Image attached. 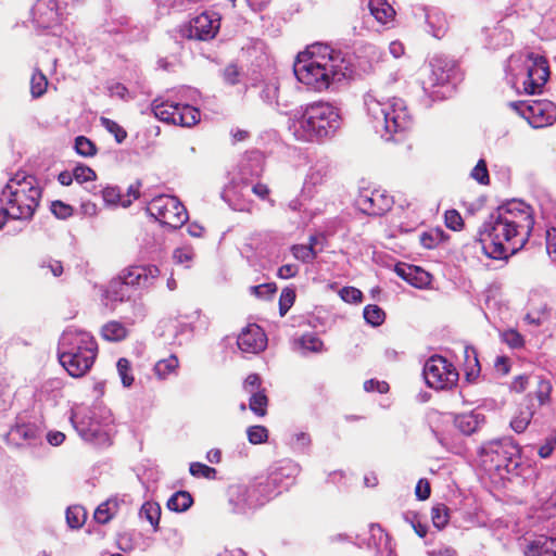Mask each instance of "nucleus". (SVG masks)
<instances>
[{
	"instance_id": "obj_1",
	"label": "nucleus",
	"mask_w": 556,
	"mask_h": 556,
	"mask_svg": "<svg viewBox=\"0 0 556 556\" xmlns=\"http://www.w3.org/2000/svg\"><path fill=\"white\" fill-rule=\"evenodd\" d=\"M530 206L513 202L491 214L479 231L486 254L495 260L507 258L521 250L533 229Z\"/></svg>"
},
{
	"instance_id": "obj_2",
	"label": "nucleus",
	"mask_w": 556,
	"mask_h": 556,
	"mask_svg": "<svg viewBox=\"0 0 556 556\" xmlns=\"http://www.w3.org/2000/svg\"><path fill=\"white\" fill-rule=\"evenodd\" d=\"M293 72L301 84L321 92L332 84L352 77L353 65L342 51L314 43L298 53Z\"/></svg>"
},
{
	"instance_id": "obj_3",
	"label": "nucleus",
	"mask_w": 556,
	"mask_h": 556,
	"mask_svg": "<svg viewBox=\"0 0 556 556\" xmlns=\"http://www.w3.org/2000/svg\"><path fill=\"white\" fill-rule=\"evenodd\" d=\"M1 195L9 207L11 218L28 220L39 206L41 188L34 176L16 173L9 179Z\"/></svg>"
},
{
	"instance_id": "obj_4",
	"label": "nucleus",
	"mask_w": 556,
	"mask_h": 556,
	"mask_svg": "<svg viewBox=\"0 0 556 556\" xmlns=\"http://www.w3.org/2000/svg\"><path fill=\"white\" fill-rule=\"evenodd\" d=\"M301 137L308 141L332 137L340 128L339 110L329 102L317 101L307 104L298 119Z\"/></svg>"
},
{
	"instance_id": "obj_5",
	"label": "nucleus",
	"mask_w": 556,
	"mask_h": 556,
	"mask_svg": "<svg viewBox=\"0 0 556 556\" xmlns=\"http://www.w3.org/2000/svg\"><path fill=\"white\" fill-rule=\"evenodd\" d=\"M368 115L375 123L377 131L384 130L389 138L399 131L406 130L410 125V115L405 102L396 97L380 101L374 96L365 98Z\"/></svg>"
},
{
	"instance_id": "obj_6",
	"label": "nucleus",
	"mask_w": 556,
	"mask_h": 556,
	"mask_svg": "<svg viewBox=\"0 0 556 556\" xmlns=\"http://www.w3.org/2000/svg\"><path fill=\"white\" fill-rule=\"evenodd\" d=\"M480 464L488 473H517L520 465V448L513 441L492 440L484 443L479 451Z\"/></svg>"
},
{
	"instance_id": "obj_7",
	"label": "nucleus",
	"mask_w": 556,
	"mask_h": 556,
	"mask_svg": "<svg viewBox=\"0 0 556 556\" xmlns=\"http://www.w3.org/2000/svg\"><path fill=\"white\" fill-rule=\"evenodd\" d=\"M148 212L161 225L172 229L182 227L189 216L185 205L177 197L161 194L151 200L148 205Z\"/></svg>"
},
{
	"instance_id": "obj_8",
	"label": "nucleus",
	"mask_w": 556,
	"mask_h": 556,
	"mask_svg": "<svg viewBox=\"0 0 556 556\" xmlns=\"http://www.w3.org/2000/svg\"><path fill=\"white\" fill-rule=\"evenodd\" d=\"M152 112L161 122L191 127L200 122V111L189 104L174 103L162 98L152 102Z\"/></svg>"
},
{
	"instance_id": "obj_9",
	"label": "nucleus",
	"mask_w": 556,
	"mask_h": 556,
	"mask_svg": "<svg viewBox=\"0 0 556 556\" xmlns=\"http://www.w3.org/2000/svg\"><path fill=\"white\" fill-rule=\"evenodd\" d=\"M424 377L428 387L435 390H450L458 382L455 366L441 355L431 356L424 366Z\"/></svg>"
},
{
	"instance_id": "obj_10",
	"label": "nucleus",
	"mask_w": 556,
	"mask_h": 556,
	"mask_svg": "<svg viewBox=\"0 0 556 556\" xmlns=\"http://www.w3.org/2000/svg\"><path fill=\"white\" fill-rule=\"evenodd\" d=\"M463 79V72L458 63L444 55H435L429 62L424 84L429 87L456 84Z\"/></svg>"
},
{
	"instance_id": "obj_11",
	"label": "nucleus",
	"mask_w": 556,
	"mask_h": 556,
	"mask_svg": "<svg viewBox=\"0 0 556 556\" xmlns=\"http://www.w3.org/2000/svg\"><path fill=\"white\" fill-rule=\"evenodd\" d=\"M220 29V15L216 12H202L181 26L184 38L199 41L214 39Z\"/></svg>"
},
{
	"instance_id": "obj_12",
	"label": "nucleus",
	"mask_w": 556,
	"mask_h": 556,
	"mask_svg": "<svg viewBox=\"0 0 556 556\" xmlns=\"http://www.w3.org/2000/svg\"><path fill=\"white\" fill-rule=\"evenodd\" d=\"M509 105L533 128H543L556 121V105L551 101L511 102Z\"/></svg>"
},
{
	"instance_id": "obj_13",
	"label": "nucleus",
	"mask_w": 556,
	"mask_h": 556,
	"mask_svg": "<svg viewBox=\"0 0 556 556\" xmlns=\"http://www.w3.org/2000/svg\"><path fill=\"white\" fill-rule=\"evenodd\" d=\"M361 212L369 216H381L393 206V198L382 190L363 189L355 199Z\"/></svg>"
},
{
	"instance_id": "obj_14",
	"label": "nucleus",
	"mask_w": 556,
	"mask_h": 556,
	"mask_svg": "<svg viewBox=\"0 0 556 556\" xmlns=\"http://www.w3.org/2000/svg\"><path fill=\"white\" fill-rule=\"evenodd\" d=\"M97 350H65L58 358L63 368L74 378L85 376L93 365Z\"/></svg>"
},
{
	"instance_id": "obj_15",
	"label": "nucleus",
	"mask_w": 556,
	"mask_h": 556,
	"mask_svg": "<svg viewBox=\"0 0 556 556\" xmlns=\"http://www.w3.org/2000/svg\"><path fill=\"white\" fill-rule=\"evenodd\" d=\"M528 58L532 61V65L528 68L523 88L529 94L540 93L549 77L548 62L544 56L534 53H530Z\"/></svg>"
},
{
	"instance_id": "obj_16",
	"label": "nucleus",
	"mask_w": 556,
	"mask_h": 556,
	"mask_svg": "<svg viewBox=\"0 0 556 556\" xmlns=\"http://www.w3.org/2000/svg\"><path fill=\"white\" fill-rule=\"evenodd\" d=\"M160 269L155 265L130 266L117 277L128 287H149L159 277Z\"/></svg>"
},
{
	"instance_id": "obj_17",
	"label": "nucleus",
	"mask_w": 556,
	"mask_h": 556,
	"mask_svg": "<svg viewBox=\"0 0 556 556\" xmlns=\"http://www.w3.org/2000/svg\"><path fill=\"white\" fill-rule=\"evenodd\" d=\"M238 348H266L267 336L256 324H249L238 336Z\"/></svg>"
},
{
	"instance_id": "obj_18",
	"label": "nucleus",
	"mask_w": 556,
	"mask_h": 556,
	"mask_svg": "<svg viewBox=\"0 0 556 556\" xmlns=\"http://www.w3.org/2000/svg\"><path fill=\"white\" fill-rule=\"evenodd\" d=\"M523 554L525 556H556V538L538 535L527 543Z\"/></svg>"
},
{
	"instance_id": "obj_19",
	"label": "nucleus",
	"mask_w": 556,
	"mask_h": 556,
	"mask_svg": "<svg viewBox=\"0 0 556 556\" xmlns=\"http://www.w3.org/2000/svg\"><path fill=\"white\" fill-rule=\"evenodd\" d=\"M367 5L379 24L390 26L394 23L396 12L387 0H368Z\"/></svg>"
},
{
	"instance_id": "obj_20",
	"label": "nucleus",
	"mask_w": 556,
	"mask_h": 556,
	"mask_svg": "<svg viewBox=\"0 0 556 556\" xmlns=\"http://www.w3.org/2000/svg\"><path fill=\"white\" fill-rule=\"evenodd\" d=\"M127 288L128 286L123 282L122 279L118 277L113 278L104 291V298L106 301H110L112 307H114L117 303H122L129 299Z\"/></svg>"
},
{
	"instance_id": "obj_21",
	"label": "nucleus",
	"mask_w": 556,
	"mask_h": 556,
	"mask_svg": "<svg viewBox=\"0 0 556 556\" xmlns=\"http://www.w3.org/2000/svg\"><path fill=\"white\" fill-rule=\"evenodd\" d=\"M484 422V416L476 413L460 414L455 418L456 428L464 434L470 435Z\"/></svg>"
},
{
	"instance_id": "obj_22",
	"label": "nucleus",
	"mask_w": 556,
	"mask_h": 556,
	"mask_svg": "<svg viewBox=\"0 0 556 556\" xmlns=\"http://www.w3.org/2000/svg\"><path fill=\"white\" fill-rule=\"evenodd\" d=\"M525 321L534 327H544L551 321V309L546 304H532L525 316Z\"/></svg>"
},
{
	"instance_id": "obj_23",
	"label": "nucleus",
	"mask_w": 556,
	"mask_h": 556,
	"mask_svg": "<svg viewBox=\"0 0 556 556\" xmlns=\"http://www.w3.org/2000/svg\"><path fill=\"white\" fill-rule=\"evenodd\" d=\"M128 334V329L116 320H111L101 328V337L108 342H121L126 339Z\"/></svg>"
},
{
	"instance_id": "obj_24",
	"label": "nucleus",
	"mask_w": 556,
	"mask_h": 556,
	"mask_svg": "<svg viewBox=\"0 0 556 556\" xmlns=\"http://www.w3.org/2000/svg\"><path fill=\"white\" fill-rule=\"evenodd\" d=\"M330 176L320 169L313 170L306 178L304 189L309 193H317L330 186Z\"/></svg>"
},
{
	"instance_id": "obj_25",
	"label": "nucleus",
	"mask_w": 556,
	"mask_h": 556,
	"mask_svg": "<svg viewBox=\"0 0 556 556\" xmlns=\"http://www.w3.org/2000/svg\"><path fill=\"white\" fill-rule=\"evenodd\" d=\"M192 504L193 498L189 492L177 491L168 498L167 508L176 513H182L188 510Z\"/></svg>"
},
{
	"instance_id": "obj_26",
	"label": "nucleus",
	"mask_w": 556,
	"mask_h": 556,
	"mask_svg": "<svg viewBox=\"0 0 556 556\" xmlns=\"http://www.w3.org/2000/svg\"><path fill=\"white\" fill-rule=\"evenodd\" d=\"M161 514V506L155 502H146L140 509V517L149 521L154 531L159 529Z\"/></svg>"
},
{
	"instance_id": "obj_27",
	"label": "nucleus",
	"mask_w": 556,
	"mask_h": 556,
	"mask_svg": "<svg viewBox=\"0 0 556 556\" xmlns=\"http://www.w3.org/2000/svg\"><path fill=\"white\" fill-rule=\"evenodd\" d=\"M268 397L265 390L252 393L249 401V408L258 417H264L267 414Z\"/></svg>"
},
{
	"instance_id": "obj_28",
	"label": "nucleus",
	"mask_w": 556,
	"mask_h": 556,
	"mask_svg": "<svg viewBox=\"0 0 556 556\" xmlns=\"http://www.w3.org/2000/svg\"><path fill=\"white\" fill-rule=\"evenodd\" d=\"M553 386L551 380L545 378H539L536 388L534 391L535 399L540 406H545L552 402Z\"/></svg>"
},
{
	"instance_id": "obj_29",
	"label": "nucleus",
	"mask_w": 556,
	"mask_h": 556,
	"mask_svg": "<svg viewBox=\"0 0 556 556\" xmlns=\"http://www.w3.org/2000/svg\"><path fill=\"white\" fill-rule=\"evenodd\" d=\"M431 520L438 530H442L450 521V508L443 503L433 505L431 508Z\"/></svg>"
},
{
	"instance_id": "obj_30",
	"label": "nucleus",
	"mask_w": 556,
	"mask_h": 556,
	"mask_svg": "<svg viewBox=\"0 0 556 556\" xmlns=\"http://www.w3.org/2000/svg\"><path fill=\"white\" fill-rule=\"evenodd\" d=\"M116 513V503L106 501L100 504L94 510L93 518L98 523H108Z\"/></svg>"
},
{
	"instance_id": "obj_31",
	"label": "nucleus",
	"mask_w": 556,
	"mask_h": 556,
	"mask_svg": "<svg viewBox=\"0 0 556 556\" xmlns=\"http://www.w3.org/2000/svg\"><path fill=\"white\" fill-rule=\"evenodd\" d=\"M87 515L85 509L79 506H71L66 510V522L72 529H79L84 526Z\"/></svg>"
},
{
	"instance_id": "obj_32",
	"label": "nucleus",
	"mask_w": 556,
	"mask_h": 556,
	"mask_svg": "<svg viewBox=\"0 0 556 556\" xmlns=\"http://www.w3.org/2000/svg\"><path fill=\"white\" fill-rule=\"evenodd\" d=\"M48 79L41 71L35 70L30 77V92L34 98H39L46 93Z\"/></svg>"
},
{
	"instance_id": "obj_33",
	"label": "nucleus",
	"mask_w": 556,
	"mask_h": 556,
	"mask_svg": "<svg viewBox=\"0 0 556 556\" xmlns=\"http://www.w3.org/2000/svg\"><path fill=\"white\" fill-rule=\"evenodd\" d=\"M363 315L365 320L374 327L382 325L386 319L384 311L375 304L366 305Z\"/></svg>"
},
{
	"instance_id": "obj_34",
	"label": "nucleus",
	"mask_w": 556,
	"mask_h": 556,
	"mask_svg": "<svg viewBox=\"0 0 556 556\" xmlns=\"http://www.w3.org/2000/svg\"><path fill=\"white\" fill-rule=\"evenodd\" d=\"M533 414V410L528 406L523 410H520L510 421L513 430L517 433L523 432L528 428Z\"/></svg>"
},
{
	"instance_id": "obj_35",
	"label": "nucleus",
	"mask_w": 556,
	"mask_h": 556,
	"mask_svg": "<svg viewBox=\"0 0 556 556\" xmlns=\"http://www.w3.org/2000/svg\"><path fill=\"white\" fill-rule=\"evenodd\" d=\"M75 151L84 157H91L97 154L98 149L94 142L89 138L78 136L75 139Z\"/></svg>"
},
{
	"instance_id": "obj_36",
	"label": "nucleus",
	"mask_w": 556,
	"mask_h": 556,
	"mask_svg": "<svg viewBox=\"0 0 556 556\" xmlns=\"http://www.w3.org/2000/svg\"><path fill=\"white\" fill-rule=\"evenodd\" d=\"M178 358L170 355L168 358L159 361L154 366V371L160 378H165L178 367Z\"/></svg>"
},
{
	"instance_id": "obj_37",
	"label": "nucleus",
	"mask_w": 556,
	"mask_h": 556,
	"mask_svg": "<svg viewBox=\"0 0 556 556\" xmlns=\"http://www.w3.org/2000/svg\"><path fill=\"white\" fill-rule=\"evenodd\" d=\"M291 252L296 260L303 263H311L317 256V252L315 251V249H313L312 247H306L305 244L292 245Z\"/></svg>"
},
{
	"instance_id": "obj_38",
	"label": "nucleus",
	"mask_w": 556,
	"mask_h": 556,
	"mask_svg": "<svg viewBox=\"0 0 556 556\" xmlns=\"http://www.w3.org/2000/svg\"><path fill=\"white\" fill-rule=\"evenodd\" d=\"M247 435L251 444H262L268 440V430L265 426H251L247 429Z\"/></svg>"
},
{
	"instance_id": "obj_39",
	"label": "nucleus",
	"mask_w": 556,
	"mask_h": 556,
	"mask_svg": "<svg viewBox=\"0 0 556 556\" xmlns=\"http://www.w3.org/2000/svg\"><path fill=\"white\" fill-rule=\"evenodd\" d=\"M100 123L110 134L115 137L118 143L126 139L127 132L117 122L102 116L100 118Z\"/></svg>"
},
{
	"instance_id": "obj_40",
	"label": "nucleus",
	"mask_w": 556,
	"mask_h": 556,
	"mask_svg": "<svg viewBox=\"0 0 556 556\" xmlns=\"http://www.w3.org/2000/svg\"><path fill=\"white\" fill-rule=\"evenodd\" d=\"M189 471L193 477H202L213 480L216 478L217 470L203 463L194 462L190 464Z\"/></svg>"
},
{
	"instance_id": "obj_41",
	"label": "nucleus",
	"mask_w": 556,
	"mask_h": 556,
	"mask_svg": "<svg viewBox=\"0 0 556 556\" xmlns=\"http://www.w3.org/2000/svg\"><path fill=\"white\" fill-rule=\"evenodd\" d=\"M72 337V339L67 342V344L73 345L74 348H90L93 345L94 338L86 331H76L74 333L67 334V337Z\"/></svg>"
},
{
	"instance_id": "obj_42",
	"label": "nucleus",
	"mask_w": 556,
	"mask_h": 556,
	"mask_svg": "<svg viewBox=\"0 0 556 556\" xmlns=\"http://www.w3.org/2000/svg\"><path fill=\"white\" fill-rule=\"evenodd\" d=\"M470 177L478 181L480 185L488 186L490 184V175L486 162L480 159L470 173Z\"/></svg>"
},
{
	"instance_id": "obj_43",
	"label": "nucleus",
	"mask_w": 556,
	"mask_h": 556,
	"mask_svg": "<svg viewBox=\"0 0 556 556\" xmlns=\"http://www.w3.org/2000/svg\"><path fill=\"white\" fill-rule=\"evenodd\" d=\"M50 211L59 219H67L74 214V207L61 200L52 201Z\"/></svg>"
},
{
	"instance_id": "obj_44",
	"label": "nucleus",
	"mask_w": 556,
	"mask_h": 556,
	"mask_svg": "<svg viewBox=\"0 0 556 556\" xmlns=\"http://www.w3.org/2000/svg\"><path fill=\"white\" fill-rule=\"evenodd\" d=\"M73 170L74 178L78 184L93 181L97 179L96 172L87 165L79 164Z\"/></svg>"
},
{
	"instance_id": "obj_45",
	"label": "nucleus",
	"mask_w": 556,
	"mask_h": 556,
	"mask_svg": "<svg viewBox=\"0 0 556 556\" xmlns=\"http://www.w3.org/2000/svg\"><path fill=\"white\" fill-rule=\"evenodd\" d=\"M276 291L277 287L274 282L250 287V292L261 299H270Z\"/></svg>"
},
{
	"instance_id": "obj_46",
	"label": "nucleus",
	"mask_w": 556,
	"mask_h": 556,
	"mask_svg": "<svg viewBox=\"0 0 556 556\" xmlns=\"http://www.w3.org/2000/svg\"><path fill=\"white\" fill-rule=\"evenodd\" d=\"M339 295L346 303L356 304V303H361L363 300L362 291L355 287H350V286L343 287L339 291Z\"/></svg>"
},
{
	"instance_id": "obj_47",
	"label": "nucleus",
	"mask_w": 556,
	"mask_h": 556,
	"mask_svg": "<svg viewBox=\"0 0 556 556\" xmlns=\"http://www.w3.org/2000/svg\"><path fill=\"white\" fill-rule=\"evenodd\" d=\"M117 370L125 387H130L134 382V376L130 374V363L127 358H119Z\"/></svg>"
},
{
	"instance_id": "obj_48",
	"label": "nucleus",
	"mask_w": 556,
	"mask_h": 556,
	"mask_svg": "<svg viewBox=\"0 0 556 556\" xmlns=\"http://www.w3.org/2000/svg\"><path fill=\"white\" fill-rule=\"evenodd\" d=\"M295 300V292L292 289L285 288L281 291L280 298H279V311L280 315H285L289 308L293 305Z\"/></svg>"
},
{
	"instance_id": "obj_49",
	"label": "nucleus",
	"mask_w": 556,
	"mask_h": 556,
	"mask_svg": "<svg viewBox=\"0 0 556 556\" xmlns=\"http://www.w3.org/2000/svg\"><path fill=\"white\" fill-rule=\"evenodd\" d=\"M502 338L509 348H523L525 345L523 337L515 329L503 332Z\"/></svg>"
},
{
	"instance_id": "obj_50",
	"label": "nucleus",
	"mask_w": 556,
	"mask_h": 556,
	"mask_svg": "<svg viewBox=\"0 0 556 556\" xmlns=\"http://www.w3.org/2000/svg\"><path fill=\"white\" fill-rule=\"evenodd\" d=\"M445 225L452 230H460L464 227L462 215L456 210L445 212Z\"/></svg>"
},
{
	"instance_id": "obj_51",
	"label": "nucleus",
	"mask_w": 556,
	"mask_h": 556,
	"mask_svg": "<svg viewBox=\"0 0 556 556\" xmlns=\"http://www.w3.org/2000/svg\"><path fill=\"white\" fill-rule=\"evenodd\" d=\"M103 200L109 204H119L122 205L123 194L118 187H105L102 190Z\"/></svg>"
},
{
	"instance_id": "obj_52",
	"label": "nucleus",
	"mask_w": 556,
	"mask_h": 556,
	"mask_svg": "<svg viewBox=\"0 0 556 556\" xmlns=\"http://www.w3.org/2000/svg\"><path fill=\"white\" fill-rule=\"evenodd\" d=\"M140 187H141L140 181H136L135 184H131L128 187L127 193L123 194V200H122L123 207H128L135 200H137L140 197Z\"/></svg>"
},
{
	"instance_id": "obj_53",
	"label": "nucleus",
	"mask_w": 556,
	"mask_h": 556,
	"mask_svg": "<svg viewBox=\"0 0 556 556\" xmlns=\"http://www.w3.org/2000/svg\"><path fill=\"white\" fill-rule=\"evenodd\" d=\"M252 193L256 195L262 201H267L271 204H274V200L270 198L271 190L268 187L267 184L264 182H256L252 186Z\"/></svg>"
},
{
	"instance_id": "obj_54",
	"label": "nucleus",
	"mask_w": 556,
	"mask_h": 556,
	"mask_svg": "<svg viewBox=\"0 0 556 556\" xmlns=\"http://www.w3.org/2000/svg\"><path fill=\"white\" fill-rule=\"evenodd\" d=\"M299 344L300 348H320L323 342L316 332L309 331L301 336Z\"/></svg>"
},
{
	"instance_id": "obj_55",
	"label": "nucleus",
	"mask_w": 556,
	"mask_h": 556,
	"mask_svg": "<svg viewBox=\"0 0 556 556\" xmlns=\"http://www.w3.org/2000/svg\"><path fill=\"white\" fill-rule=\"evenodd\" d=\"M389 383L387 381H379L376 379H369L364 382V390L366 392H378L384 394L389 392Z\"/></svg>"
},
{
	"instance_id": "obj_56",
	"label": "nucleus",
	"mask_w": 556,
	"mask_h": 556,
	"mask_svg": "<svg viewBox=\"0 0 556 556\" xmlns=\"http://www.w3.org/2000/svg\"><path fill=\"white\" fill-rule=\"evenodd\" d=\"M431 486L430 482L426 478H421L418 480L415 488V495L419 501H426L430 497Z\"/></svg>"
},
{
	"instance_id": "obj_57",
	"label": "nucleus",
	"mask_w": 556,
	"mask_h": 556,
	"mask_svg": "<svg viewBox=\"0 0 556 556\" xmlns=\"http://www.w3.org/2000/svg\"><path fill=\"white\" fill-rule=\"evenodd\" d=\"M224 79L230 85H236L240 80V71L236 64H229L224 70Z\"/></svg>"
},
{
	"instance_id": "obj_58",
	"label": "nucleus",
	"mask_w": 556,
	"mask_h": 556,
	"mask_svg": "<svg viewBox=\"0 0 556 556\" xmlns=\"http://www.w3.org/2000/svg\"><path fill=\"white\" fill-rule=\"evenodd\" d=\"M429 281V274L419 267L418 274H413V276H409L407 280V282L417 288H421L422 286L428 285Z\"/></svg>"
},
{
	"instance_id": "obj_59",
	"label": "nucleus",
	"mask_w": 556,
	"mask_h": 556,
	"mask_svg": "<svg viewBox=\"0 0 556 556\" xmlns=\"http://www.w3.org/2000/svg\"><path fill=\"white\" fill-rule=\"evenodd\" d=\"M261 383L262 380L257 374H250L243 382V388L245 391L254 393L256 390L260 391Z\"/></svg>"
},
{
	"instance_id": "obj_60",
	"label": "nucleus",
	"mask_w": 556,
	"mask_h": 556,
	"mask_svg": "<svg viewBox=\"0 0 556 556\" xmlns=\"http://www.w3.org/2000/svg\"><path fill=\"white\" fill-rule=\"evenodd\" d=\"M546 251L554 260H556V228L546 231Z\"/></svg>"
},
{
	"instance_id": "obj_61",
	"label": "nucleus",
	"mask_w": 556,
	"mask_h": 556,
	"mask_svg": "<svg viewBox=\"0 0 556 556\" xmlns=\"http://www.w3.org/2000/svg\"><path fill=\"white\" fill-rule=\"evenodd\" d=\"M298 273L299 267L295 264H286L279 267L277 275L281 279H289L295 277Z\"/></svg>"
},
{
	"instance_id": "obj_62",
	"label": "nucleus",
	"mask_w": 556,
	"mask_h": 556,
	"mask_svg": "<svg viewBox=\"0 0 556 556\" xmlns=\"http://www.w3.org/2000/svg\"><path fill=\"white\" fill-rule=\"evenodd\" d=\"M41 268L42 269H46V268L50 269V271L52 273V275L54 277H60L63 274V265H62L61 261L49 260L48 262H43L41 264Z\"/></svg>"
},
{
	"instance_id": "obj_63",
	"label": "nucleus",
	"mask_w": 556,
	"mask_h": 556,
	"mask_svg": "<svg viewBox=\"0 0 556 556\" xmlns=\"http://www.w3.org/2000/svg\"><path fill=\"white\" fill-rule=\"evenodd\" d=\"M528 383H529L528 376L520 375V376L515 377V379L511 382L510 388L515 392L521 393V392H523L527 389Z\"/></svg>"
},
{
	"instance_id": "obj_64",
	"label": "nucleus",
	"mask_w": 556,
	"mask_h": 556,
	"mask_svg": "<svg viewBox=\"0 0 556 556\" xmlns=\"http://www.w3.org/2000/svg\"><path fill=\"white\" fill-rule=\"evenodd\" d=\"M494 367L497 372L502 375H507L510 370V361L506 356H500L496 358Z\"/></svg>"
}]
</instances>
